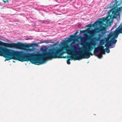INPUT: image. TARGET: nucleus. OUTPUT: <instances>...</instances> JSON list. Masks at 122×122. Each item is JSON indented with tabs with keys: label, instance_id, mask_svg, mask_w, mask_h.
Listing matches in <instances>:
<instances>
[{
	"label": "nucleus",
	"instance_id": "f257e3e1",
	"mask_svg": "<svg viewBox=\"0 0 122 122\" xmlns=\"http://www.w3.org/2000/svg\"><path fill=\"white\" fill-rule=\"evenodd\" d=\"M68 41L63 40L60 43L62 47H56L49 49L47 51L43 49L42 54H40L35 52L30 53L27 52V59L32 63L39 65L45 64L48 60L53 58H62L64 48L67 47Z\"/></svg>",
	"mask_w": 122,
	"mask_h": 122
},
{
	"label": "nucleus",
	"instance_id": "f03ea898",
	"mask_svg": "<svg viewBox=\"0 0 122 122\" xmlns=\"http://www.w3.org/2000/svg\"><path fill=\"white\" fill-rule=\"evenodd\" d=\"M27 52L15 51L0 46V55L7 57L6 59L7 60L12 58L17 59L21 62L25 61L26 59V57L27 56Z\"/></svg>",
	"mask_w": 122,
	"mask_h": 122
},
{
	"label": "nucleus",
	"instance_id": "7ed1b4c3",
	"mask_svg": "<svg viewBox=\"0 0 122 122\" xmlns=\"http://www.w3.org/2000/svg\"><path fill=\"white\" fill-rule=\"evenodd\" d=\"M27 52L15 51L0 46V55L7 57L6 59L7 60L12 58L17 59L21 62L25 61L26 59V57L27 56Z\"/></svg>",
	"mask_w": 122,
	"mask_h": 122
},
{
	"label": "nucleus",
	"instance_id": "20e7f679",
	"mask_svg": "<svg viewBox=\"0 0 122 122\" xmlns=\"http://www.w3.org/2000/svg\"><path fill=\"white\" fill-rule=\"evenodd\" d=\"M0 46H2L11 48H14L20 49H24L25 48L30 47H34L37 46L38 44L36 43L22 44L20 43H12L9 44L0 41Z\"/></svg>",
	"mask_w": 122,
	"mask_h": 122
},
{
	"label": "nucleus",
	"instance_id": "39448f33",
	"mask_svg": "<svg viewBox=\"0 0 122 122\" xmlns=\"http://www.w3.org/2000/svg\"><path fill=\"white\" fill-rule=\"evenodd\" d=\"M122 8L119 10H112V9L109 10L108 12V15L106 17H102L100 20H102L104 22H106V23L108 25L113 23V20L114 18H119L120 16L119 11Z\"/></svg>",
	"mask_w": 122,
	"mask_h": 122
},
{
	"label": "nucleus",
	"instance_id": "423d86ee",
	"mask_svg": "<svg viewBox=\"0 0 122 122\" xmlns=\"http://www.w3.org/2000/svg\"><path fill=\"white\" fill-rule=\"evenodd\" d=\"M71 48L73 51H70L68 52V54L73 55L75 54H82V51H81V48L79 46V45L76 44L74 42H72L70 44Z\"/></svg>",
	"mask_w": 122,
	"mask_h": 122
},
{
	"label": "nucleus",
	"instance_id": "0eeeda50",
	"mask_svg": "<svg viewBox=\"0 0 122 122\" xmlns=\"http://www.w3.org/2000/svg\"><path fill=\"white\" fill-rule=\"evenodd\" d=\"M117 42L116 40H110L108 42L105 44V46L107 47L105 49L107 53H108L110 52L109 48H114L115 47L114 45Z\"/></svg>",
	"mask_w": 122,
	"mask_h": 122
},
{
	"label": "nucleus",
	"instance_id": "6e6552de",
	"mask_svg": "<svg viewBox=\"0 0 122 122\" xmlns=\"http://www.w3.org/2000/svg\"><path fill=\"white\" fill-rule=\"evenodd\" d=\"M83 53H83L82 52V54H81V55L78 56H76L75 59V60H80L82 59H88L90 57V55L92 56L93 55L91 52L87 51H84Z\"/></svg>",
	"mask_w": 122,
	"mask_h": 122
},
{
	"label": "nucleus",
	"instance_id": "1a4fd4ad",
	"mask_svg": "<svg viewBox=\"0 0 122 122\" xmlns=\"http://www.w3.org/2000/svg\"><path fill=\"white\" fill-rule=\"evenodd\" d=\"M114 36L113 37L111 40L112 39L114 40V39H116L118 37V35L120 33H122V23L117 28L116 30L113 32Z\"/></svg>",
	"mask_w": 122,
	"mask_h": 122
},
{
	"label": "nucleus",
	"instance_id": "9d476101",
	"mask_svg": "<svg viewBox=\"0 0 122 122\" xmlns=\"http://www.w3.org/2000/svg\"><path fill=\"white\" fill-rule=\"evenodd\" d=\"M102 45H99L97 47V48H95L94 51V55H97V54H96V52H98L99 54L97 55H99L101 54V51L102 49L104 48V46H102Z\"/></svg>",
	"mask_w": 122,
	"mask_h": 122
},
{
	"label": "nucleus",
	"instance_id": "9b49d317",
	"mask_svg": "<svg viewBox=\"0 0 122 122\" xmlns=\"http://www.w3.org/2000/svg\"><path fill=\"white\" fill-rule=\"evenodd\" d=\"M84 48L83 51V52H84V51H92L93 49L92 46L87 43H86L84 46Z\"/></svg>",
	"mask_w": 122,
	"mask_h": 122
},
{
	"label": "nucleus",
	"instance_id": "f8f14e48",
	"mask_svg": "<svg viewBox=\"0 0 122 122\" xmlns=\"http://www.w3.org/2000/svg\"><path fill=\"white\" fill-rule=\"evenodd\" d=\"M88 38L87 35L86 34H84V36L81 38L80 41L81 43L86 42Z\"/></svg>",
	"mask_w": 122,
	"mask_h": 122
},
{
	"label": "nucleus",
	"instance_id": "ddd939ff",
	"mask_svg": "<svg viewBox=\"0 0 122 122\" xmlns=\"http://www.w3.org/2000/svg\"><path fill=\"white\" fill-rule=\"evenodd\" d=\"M96 54H97L94 55L97 56L99 58L101 59L102 57V55L103 54H105V50L104 49L102 50V51H101V54H100L99 55H98L99 54V53L98 52H96Z\"/></svg>",
	"mask_w": 122,
	"mask_h": 122
},
{
	"label": "nucleus",
	"instance_id": "4468645a",
	"mask_svg": "<svg viewBox=\"0 0 122 122\" xmlns=\"http://www.w3.org/2000/svg\"><path fill=\"white\" fill-rule=\"evenodd\" d=\"M96 39V38H94L92 39L91 41L87 43L92 46H94L95 45V42L94 43V42H95Z\"/></svg>",
	"mask_w": 122,
	"mask_h": 122
},
{
	"label": "nucleus",
	"instance_id": "2eb2a0df",
	"mask_svg": "<svg viewBox=\"0 0 122 122\" xmlns=\"http://www.w3.org/2000/svg\"><path fill=\"white\" fill-rule=\"evenodd\" d=\"M94 31L95 30H90L89 29H87V33L90 34L92 36H93L95 34Z\"/></svg>",
	"mask_w": 122,
	"mask_h": 122
},
{
	"label": "nucleus",
	"instance_id": "dca6fc26",
	"mask_svg": "<svg viewBox=\"0 0 122 122\" xmlns=\"http://www.w3.org/2000/svg\"><path fill=\"white\" fill-rule=\"evenodd\" d=\"M75 37V36H74L72 35H71L69 37L68 40L67 41H68L69 42L73 40L74 38Z\"/></svg>",
	"mask_w": 122,
	"mask_h": 122
},
{
	"label": "nucleus",
	"instance_id": "f3484780",
	"mask_svg": "<svg viewBox=\"0 0 122 122\" xmlns=\"http://www.w3.org/2000/svg\"><path fill=\"white\" fill-rule=\"evenodd\" d=\"M101 31V33L102 34H104L106 33V28L104 27H102L100 30V31ZM98 32H99V31Z\"/></svg>",
	"mask_w": 122,
	"mask_h": 122
},
{
	"label": "nucleus",
	"instance_id": "a211bd4d",
	"mask_svg": "<svg viewBox=\"0 0 122 122\" xmlns=\"http://www.w3.org/2000/svg\"><path fill=\"white\" fill-rule=\"evenodd\" d=\"M51 40H49L42 41H41L40 43H46L47 44L51 42Z\"/></svg>",
	"mask_w": 122,
	"mask_h": 122
},
{
	"label": "nucleus",
	"instance_id": "6ab92c4d",
	"mask_svg": "<svg viewBox=\"0 0 122 122\" xmlns=\"http://www.w3.org/2000/svg\"><path fill=\"white\" fill-rule=\"evenodd\" d=\"M105 43V40L103 39H102L100 41L99 44L100 45H103Z\"/></svg>",
	"mask_w": 122,
	"mask_h": 122
},
{
	"label": "nucleus",
	"instance_id": "aec40b11",
	"mask_svg": "<svg viewBox=\"0 0 122 122\" xmlns=\"http://www.w3.org/2000/svg\"><path fill=\"white\" fill-rule=\"evenodd\" d=\"M102 23L100 21L96 22L95 23L96 26H99L100 25H101Z\"/></svg>",
	"mask_w": 122,
	"mask_h": 122
},
{
	"label": "nucleus",
	"instance_id": "412c9836",
	"mask_svg": "<svg viewBox=\"0 0 122 122\" xmlns=\"http://www.w3.org/2000/svg\"><path fill=\"white\" fill-rule=\"evenodd\" d=\"M115 34H114V33L113 32L111 33H110L109 34H108L107 35V36L108 38H109V39L112 36H114Z\"/></svg>",
	"mask_w": 122,
	"mask_h": 122
},
{
	"label": "nucleus",
	"instance_id": "4be33fe9",
	"mask_svg": "<svg viewBox=\"0 0 122 122\" xmlns=\"http://www.w3.org/2000/svg\"><path fill=\"white\" fill-rule=\"evenodd\" d=\"M50 22V20H43L42 21L43 22H44V23H47Z\"/></svg>",
	"mask_w": 122,
	"mask_h": 122
},
{
	"label": "nucleus",
	"instance_id": "5701e85b",
	"mask_svg": "<svg viewBox=\"0 0 122 122\" xmlns=\"http://www.w3.org/2000/svg\"><path fill=\"white\" fill-rule=\"evenodd\" d=\"M109 38L107 37H105L104 38V40H105V42L109 40Z\"/></svg>",
	"mask_w": 122,
	"mask_h": 122
},
{
	"label": "nucleus",
	"instance_id": "b1692460",
	"mask_svg": "<svg viewBox=\"0 0 122 122\" xmlns=\"http://www.w3.org/2000/svg\"><path fill=\"white\" fill-rule=\"evenodd\" d=\"M26 50L27 51H33L32 49H26Z\"/></svg>",
	"mask_w": 122,
	"mask_h": 122
},
{
	"label": "nucleus",
	"instance_id": "393cba45",
	"mask_svg": "<svg viewBox=\"0 0 122 122\" xmlns=\"http://www.w3.org/2000/svg\"><path fill=\"white\" fill-rule=\"evenodd\" d=\"M71 58H69L68 59V60H69V61L70 60H73L74 59V57L73 56H71Z\"/></svg>",
	"mask_w": 122,
	"mask_h": 122
},
{
	"label": "nucleus",
	"instance_id": "a878e982",
	"mask_svg": "<svg viewBox=\"0 0 122 122\" xmlns=\"http://www.w3.org/2000/svg\"><path fill=\"white\" fill-rule=\"evenodd\" d=\"M85 32V31L84 30H81L80 31V34H81Z\"/></svg>",
	"mask_w": 122,
	"mask_h": 122
},
{
	"label": "nucleus",
	"instance_id": "bb28decb",
	"mask_svg": "<svg viewBox=\"0 0 122 122\" xmlns=\"http://www.w3.org/2000/svg\"><path fill=\"white\" fill-rule=\"evenodd\" d=\"M67 63L69 65L70 64V62L69 60H68L67 61Z\"/></svg>",
	"mask_w": 122,
	"mask_h": 122
},
{
	"label": "nucleus",
	"instance_id": "cd10ccee",
	"mask_svg": "<svg viewBox=\"0 0 122 122\" xmlns=\"http://www.w3.org/2000/svg\"><path fill=\"white\" fill-rule=\"evenodd\" d=\"M3 1L5 2H8V0H2Z\"/></svg>",
	"mask_w": 122,
	"mask_h": 122
},
{
	"label": "nucleus",
	"instance_id": "c85d7f7f",
	"mask_svg": "<svg viewBox=\"0 0 122 122\" xmlns=\"http://www.w3.org/2000/svg\"><path fill=\"white\" fill-rule=\"evenodd\" d=\"M116 26H114V27H113L112 28V30L113 29H114L116 28Z\"/></svg>",
	"mask_w": 122,
	"mask_h": 122
},
{
	"label": "nucleus",
	"instance_id": "c756f323",
	"mask_svg": "<svg viewBox=\"0 0 122 122\" xmlns=\"http://www.w3.org/2000/svg\"><path fill=\"white\" fill-rule=\"evenodd\" d=\"M42 21H43V20H39V21L41 22V23H44V22H43Z\"/></svg>",
	"mask_w": 122,
	"mask_h": 122
},
{
	"label": "nucleus",
	"instance_id": "7c9ffc66",
	"mask_svg": "<svg viewBox=\"0 0 122 122\" xmlns=\"http://www.w3.org/2000/svg\"><path fill=\"white\" fill-rule=\"evenodd\" d=\"M30 39V38H26L25 39V40H28Z\"/></svg>",
	"mask_w": 122,
	"mask_h": 122
},
{
	"label": "nucleus",
	"instance_id": "2f4dec72",
	"mask_svg": "<svg viewBox=\"0 0 122 122\" xmlns=\"http://www.w3.org/2000/svg\"><path fill=\"white\" fill-rule=\"evenodd\" d=\"M99 30V28H97L95 30Z\"/></svg>",
	"mask_w": 122,
	"mask_h": 122
},
{
	"label": "nucleus",
	"instance_id": "473e14b6",
	"mask_svg": "<svg viewBox=\"0 0 122 122\" xmlns=\"http://www.w3.org/2000/svg\"><path fill=\"white\" fill-rule=\"evenodd\" d=\"M100 39V38H98V39H97V41H99V39Z\"/></svg>",
	"mask_w": 122,
	"mask_h": 122
},
{
	"label": "nucleus",
	"instance_id": "72a5a7b5",
	"mask_svg": "<svg viewBox=\"0 0 122 122\" xmlns=\"http://www.w3.org/2000/svg\"><path fill=\"white\" fill-rule=\"evenodd\" d=\"M56 44H54V45H53V46H55V45H56Z\"/></svg>",
	"mask_w": 122,
	"mask_h": 122
},
{
	"label": "nucleus",
	"instance_id": "f704fd0d",
	"mask_svg": "<svg viewBox=\"0 0 122 122\" xmlns=\"http://www.w3.org/2000/svg\"><path fill=\"white\" fill-rule=\"evenodd\" d=\"M77 34V33H76V32L75 33V34Z\"/></svg>",
	"mask_w": 122,
	"mask_h": 122
},
{
	"label": "nucleus",
	"instance_id": "c9c22d12",
	"mask_svg": "<svg viewBox=\"0 0 122 122\" xmlns=\"http://www.w3.org/2000/svg\"><path fill=\"white\" fill-rule=\"evenodd\" d=\"M13 61L14 62H15V61Z\"/></svg>",
	"mask_w": 122,
	"mask_h": 122
},
{
	"label": "nucleus",
	"instance_id": "e433bc0d",
	"mask_svg": "<svg viewBox=\"0 0 122 122\" xmlns=\"http://www.w3.org/2000/svg\"><path fill=\"white\" fill-rule=\"evenodd\" d=\"M66 50H68L67 49Z\"/></svg>",
	"mask_w": 122,
	"mask_h": 122
}]
</instances>
